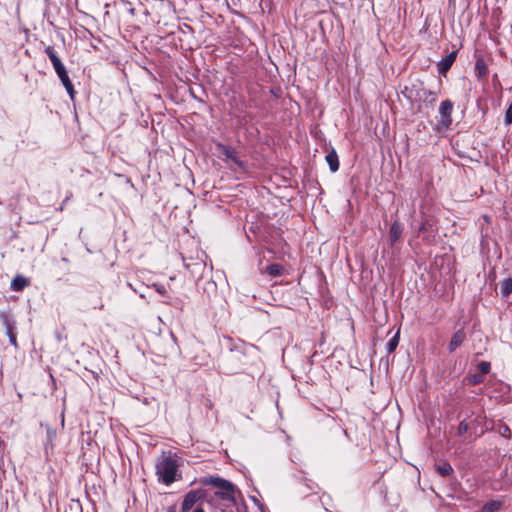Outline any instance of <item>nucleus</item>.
<instances>
[{"label": "nucleus", "instance_id": "nucleus-1", "mask_svg": "<svg viewBox=\"0 0 512 512\" xmlns=\"http://www.w3.org/2000/svg\"><path fill=\"white\" fill-rule=\"evenodd\" d=\"M178 460L179 458L175 453L171 451L162 452L155 463L156 475L159 482L169 486L182 479V475L179 472Z\"/></svg>", "mask_w": 512, "mask_h": 512}, {"label": "nucleus", "instance_id": "nucleus-2", "mask_svg": "<svg viewBox=\"0 0 512 512\" xmlns=\"http://www.w3.org/2000/svg\"><path fill=\"white\" fill-rule=\"evenodd\" d=\"M249 364L246 344L240 341L231 346L229 351L223 356L221 369L225 374L234 375L244 373Z\"/></svg>", "mask_w": 512, "mask_h": 512}, {"label": "nucleus", "instance_id": "nucleus-3", "mask_svg": "<svg viewBox=\"0 0 512 512\" xmlns=\"http://www.w3.org/2000/svg\"><path fill=\"white\" fill-rule=\"evenodd\" d=\"M200 483L203 486L211 485L220 489V491L215 492V496L223 500L231 501L236 505L234 497L236 487L230 481L219 476H207L201 478Z\"/></svg>", "mask_w": 512, "mask_h": 512}, {"label": "nucleus", "instance_id": "nucleus-4", "mask_svg": "<svg viewBox=\"0 0 512 512\" xmlns=\"http://www.w3.org/2000/svg\"><path fill=\"white\" fill-rule=\"evenodd\" d=\"M45 53L50 59L54 70L56 74L58 75L60 81L62 82L63 86L65 87L67 93L69 94L70 98L73 100L76 94V91L74 89V86L69 78L68 72L62 63L61 59L57 55L55 49L52 46H47L45 48Z\"/></svg>", "mask_w": 512, "mask_h": 512}, {"label": "nucleus", "instance_id": "nucleus-5", "mask_svg": "<svg viewBox=\"0 0 512 512\" xmlns=\"http://www.w3.org/2000/svg\"><path fill=\"white\" fill-rule=\"evenodd\" d=\"M454 108V103L450 99H446L440 103L439 106V114L440 119L436 123L434 130L437 132H442L448 130L452 125V112Z\"/></svg>", "mask_w": 512, "mask_h": 512}, {"label": "nucleus", "instance_id": "nucleus-6", "mask_svg": "<svg viewBox=\"0 0 512 512\" xmlns=\"http://www.w3.org/2000/svg\"><path fill=\"white\" fill-rule=\"evenodd\" d=\"M0 321L6 330V335L9 338V342L16 349L18 348L17 332H16V321L12 318L11 314L6 311L0 312Z\"/></svg>", "mask_w": 512, "mask_h": 512}, {"label": "nucleus", "instance_id": "nucleus-7", "mask_svg": "<svg viewBox=\"0 0 512 512\" xmlns=\"http://www.w3.org/2000/svg\"><path fill=\"white\" fill-rule=\"evenodd\" d=\"M217 150L219 151V153L224 157V160L225 161H228L230 160L231 162H233L238 168L242 169V170H245L247 168V165L244 161H242L238 155H237V151L234 147L232 146H228V145H224V144H221L219 143L217 145Z\"/></svg>", "mask_w": 512, "mask_h": 512}, {"label": "nucleus", "instance_id": "nucleus-8", "mask_svg": "<svg viewBox=\"0 0 512 512\" xmlns=\"http://www.w3.org/2000/svg\"><path fill=\"white\" fill-rule=\"evenodd\" d=\"M206 492L203 489L191 490L185 496L181 504L182 512H188L200 500H203Z\"/></svg>", "mask_w": 512, "mask_h": 512}, {"label": "nucleus", "instance_id": "nucleus-9", "mask_svg": "<svg viewBox=\"0 0 512 512\" xmlns=\"http://www.w3.org/2000/svg\"><path fill=\"white\" fill-rule=\"evenodd\" d=\"M491 428L487 425V421L485 417L478 415L474 420L470 423L471 434L473 433L476 437L482 436L486 431Z\"/></svg>", "mask_w": 512, "mask_h": 512}, {"label": "nucleus", "instance_id": "nucleus-10", "mask_svg": "<svg viewBox=\"0 0 512 512\" xmlns=\"http://www.w3.org/2000/svg\"><path fill=\"white\" fill-rule=\"evenodd\" d=\"M457 57V51L454 50L450 52L446 57L441 59L437 64V69L439 74L446 75V73L450 70L453 63L455 62Z\"/></svg>", "mask_w": 512, "mask_h": 512}, {"label": "nucleus", "instance_id": "nucleus-11", "mask_svg": "<svg viewBox=\"0 0 512 512\" xmlns=\"http://www.w3.org/2000/svg\"><path fill=\"white\" fill-rule=\"evenodd\" d=\"M185 267L190 271L191 275L194 277H201L206 264L203 260H196L193 262H186L185 258H183Z\"/></svg>", "mask_w": 512, "mask_h": 512}, {"label": "nucleus", "instance_id": "nucleus-12", "mask_svg": "<svg viewBox=\"0 0 512 512\" xmlns=\"http://www.w3.org/2000/svg\"><path fill=\"white\" fill-rule=\"evenodd\" d=\"M403 233V225L399 220H395L389 229V242L390 245H395L402 236Z\"/></svg>", "mask_w": 512, "mask_h": 512}, {"label": "nucleus", "instance_id": "nucleus-13", "mask_svg": "<svg viewBox=\"0 0 512 512\" xmlns=\"http://www.w3.org/2000/svg\"><path fill=\"white\" fill-rule=\"evenodd\" d=\"M466 339V333L463 329L457 330L448 345V350L453 353L458 347H460Z\"/></svg>", "mask_w": 512, "mask_h": 512}, {"label": "nucleus", "instance_id": "nucleus-14", "mask_svg": "<svg viewBox=\"0 0 512 512\" xmlns=\"http://www.w3.org/2000/svg\"><path fill=\"white\" fill-rule=\"evenodd\" d=\"M30 285V279L23 275L15 276L10 284V287L15 292H21Z\"/></svg>", "mask_w": 512, "mask_h": 512}, {"label": "nucleus", "instance_id": "nucleus-15", "mask_svg": "<svg viewBox=\"0 0 512 512\" xmlns=\"http://www.w3.org/2000/svg\"><path fill=\"white\" fill-rule=\"evenodd\" d=\"M435 226V220L429 215H421L420 225L418 227L419 233L433 232Z\"/></svg>", "mask_w": 512, "mask_h": 512}, {"label": "nucleus", "instance_id": "nucleus-16", "mask_svg": "<svg viewBox=\"0 0 512 512\" xmlns=\"http://www.w3.org/2000/svg\"><path fill=\"white\" fill-rule=\"evenodd\" d=\"M41 426H45V429H46V440H45V443H44V449H45V452L47 453L48 452V449H53L54 447V441L57 437V432H56V429L52 428L49 424H41Z\"/></svg>", "mask_w": 512, "mask_h": 512}, {"label": "nucleus", "instance_id": "nucleus-17", "mask_svg": "<svg viewBox=\"0 0 512 512\" xmlns=\"http://www.w3.org/2000/svg\"><path fill=\"white\" fill-rule=\"evenodd\" d=\"M475 74L478 79H483L488 75V68L482 57H479L475 62Z\"/></svg>", "mask_w": 512, "mask_h": 512}, {"label": "nucleus", "instance_id": "nucleus-18", "mask_svg": "<svg viewBox=\"0 0 512 512\" xmlns=\"http://www.w3.org/2000/svg\"><path fill=\"white\" fill-rule=\"evenodd\" d=\"M415 92V97L423 102L427 101V97L435 96L436 93L430 90L425 89L424 87H419L416 89V85H413L411 88V93Z\"/></svg>", "mask_w": 512, "mask_h": 512}, {"label": "nucleus", "instance_id": "nucleus-19", "mask_svg": "<svg viewBox=\"0 0 512 512\" xmlns=\"http://www.w3.org/2000/svg\"><path fill=\"white\" fill-rule=\"evenodd\" d=\"M435 470L442 477H449L454 473V469L450 463L444 461L435 465Z\"/></svg>", "mask_w": 512, "mask_h": 512}, {"label": "nucleus", "instance_id": "nucleus-20", "mask_svg": "<svg viewBox=\"0 0 512 512\" xmlns=\"http://www.w3.org/2000/svg\"><path fill=\"white\" fill-rule=\"evenodd\" d=\"M328 165H329V169L332 171V172H336L338 171L339 169V159H338V155L336 153L335 150H332L331 152H329L326 157H325Z\"/></svg>", "mask_w": 512, "mask_h": 512}, {"label": "nucleus", "instance_id": "nucleus-21", "mask_svg": "<svg viewBox=\"0 0 512 512\" xmlns=\"http://www.w3.org/2000/svg\"><path fill=\"white\" fill-rule=\"evenodd\" d=\"M500 293L502 298H508L512 293V277H508L501 282Z\"/></svg>", "mask_w": 512, "mask_h": 512}, {"label": "nucleus", "instance_id": "nucleus-22", "mask_svg": "<svg viewBox=\"0 0 512 512\" xmlns=\"http://www.w3.org/2000/svg\"><path fill=\"white\" fill-rule=\"evenodd\" d=\"M303 487L301 488V494H303L304 496H308L309 494H312V493H317L319 487L316 483H314L313 481H307L305 480V483L302 485Z\"/></svg>", "mask_w": 512, "mask_h": 512}, {"label": "nucleus", "instance_id": "nucleus-23", "mask_svg": "<svg viewBox=\"0 0 512 512\" xmlns=\"http://www.w3.org/2000/svg\"><path fill=\"white\" fill-rule=\"evenodd\" d=\"M265 272L270 276L277 277L283 274L284 269L280 264L272 263L265 268Z\"/></svg>", "mask_w": 512, "mask_h": 512}, {"label": "nucleus", "instance_id": "nucleus-24", "mask_svg": "<svg viewBox=\"0 0 512 512\" xmlns=\"http://www.w3.org/2000/svg\"><path fill=\"white\" fill-rule=\"evenodd\" d=\"M501 507H502L501 501L491 500L482 506L481 512H495V511H498Z\"/></svg>", "mask_w": 512, "mask_h": 512}, {"label": "nucleus", "instance_id": "nucleus-25", "mask_svg": "<svg viewBox=\"0 0 512 512\" xmlns=\"http://www.w3.org/2000/svg\"><path fill=\"white\" fill-rule=\"evenodd\" d=\"M465 380L467 381L468 385L476 386L478 384L483 383L484 376H482L480 373H474V374L467 375L465 377Z\"/></svg>", "mask_w": 512, "mask_h": 512}, {"label": "nucleus", "instance_id": "nucleus-26", "mask_svg": "<svg viewBox=\"0 0 512 512\" xmlns=\"http://www.w3.org/2000/svg\"><path fill=\"white\" fill-rule=\"evenodd\" d=\"M399 344V331L388 341L386 349L387 353H393Z\"/></svg>", "mask_w": 512, "mask_h": 512}, {"label": "nucleus", "instance_id": "nucleus-27", "mask_svg": "<svg viewBox=\"0 0 512 512\" xmlns=\"http://www.w3.org/2000/svg\"><path fill=\"white\" fill-rule=\"evenodd\" d=\"M497 431L501 436L508 438V439L511 438V430L507 424L499 423Z\"/></svg>", "mask_w": 512, "mask_h": 512}, {"label": "nucleus", "instance_id": "nucleus-28", "mask_svg": "<svg viewBox=\"0 0 512 512\" xmlns=\"http://www.w3.org/2000/svg\"><path fill=\"white\" fill-rule=\"evenodd\" d=\"M479 373L484 376L488 373H490L491 370V363L488 361H482L477 365Z\"/></svg>", "mask_w": 512, "mask_h": 512}, {"label": "nucleus", "instance_id": "nucleus-29", "mask_svg": "<svg viewBox=\"0 0 512 512\" xmlns=\"http://www.w3.org/2000/svg\"><path fill=\"white\" fill-rule=\"evenodd\" d=\"M468 430H470V423H467L465 420H463L458 425L457 434L462 436L463 434L467 433Z\"/></svg>", "mask_w": 512, "mask_h": 512}, {"label": "nucleus", "instance_id": "nucleus-30", "mask_svg": "<svg viewBox=\"0 0 512 512\" xmlns=\"http://www.w3.org/2000/svg\"><path fill=\"white\" fill-rule=\"evenodd\" d=\"M270 93L275 97V98H280L282 96V89L280 87H272L270 89Z\"/></svg>", "mask_w": 512, "mask_h": 512}, {"label": "nucleus", "instance_id": "nucleus-31", "mask_svg": "<svg viewBox=\"0 0 512 512\" xmlns=\"http://www.w3.org/2000/svg\"><path fill=\"white\" fill-rule=\"evenodd\" d=\"M436 101V95L435 96H429L427 97V101L425 103L433 106Z\"/></svg>", "mask_w": 512, "mask_h": 512}, {"label": "nucleus", "instance_id": "nucleus-32", "mask_svg": "<svg viewBox=\"0 0 512 512\" xmlns=\"http://www.w3.org/2000/svg\"><path fill=\"white\" fill-rule=\"evenodd\" d=\"M236 510H237V512H247V507L245 504L237 505Z\"/></svg>", "mask_w": 512, "mask_h": 512}, {"label": "nucleus", "instance_id": "nucleus-33", "mask_svg": "<svg viewBox=\"0 0 512 512\" xmlns=\"http://www.w3.org/2000/svg\"><path fill=\"white\" fill-rule=\"evenodd\" d=\"M166 512H176V505L167 507Z\"/></svg>", "mask_w": 512, "mask_h": 512}, {"label": "nucleus", "instance_id": "nucleus-34", "mask_svg": "<svg viewBox=\"0 0 512 512\" xmlns=\"http://www.w3.org/2000/svg\"><path fill=\"white\" fill-rule=\"evenodd\" d=\"M166 512H176V505L167 507Z\"/></svg>", "mask_w": 512, "mask_h": 512}, {"label": "nucleus", "instance_id": "nucleus-35", "mask_svg": "<svg viewBox=\"0 0 512 512\" xmlns=\"http://www.w3.org/2000/svg\"><path fill=\"white\" fill-rule=\"evenodd\" d=\"M193 512H205L203 508L197 507Z\"/></svg>", "mask_w": 512, "mask_h": 512}, {"label": "nucleus", "instance_id": "nucleus-36", "mask_svg": "<svg viewBox=\"0 0 512 512\" xmlns=\"http://www.w3.org/2000/svg\"><path fill=\"white\" fill-rule=\"evenodd\" d=\"M253 501H254V503H256L257 505L262 506V505L260 504L259 500H258L256 497H253Z\"/></svg>", "mask_w": 512, "mask_h": 512}]
</instances>
